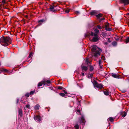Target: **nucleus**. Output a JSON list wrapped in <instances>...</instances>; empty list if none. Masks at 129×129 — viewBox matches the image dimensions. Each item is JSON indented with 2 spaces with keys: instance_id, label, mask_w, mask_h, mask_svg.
<instances>
[{
  "instance_id": "11",
  "label": "nucleus",
  "mask_w": 129,
  "mask_h": 129,
  "mask_svg": "<svg viewBox=\"0 0 129 129\" xmlns=\"http://www.w3.org/2000/svg\"><path fill=\"white\" fill-rule=\"evenodd\" d=\"M112 76L113 77L116 78H118L119 77V75L116 74H113L112 75Z\"/></svg>"
},
{
  "instance_id": "18",
  "label": "nucleus",
  "mask_w": 129,
  "mask_h": 129,
  "mask_svg": "<svg viewBox=\"0 0 129 129\" xmlns=\"http://www.w3.org/2000/svg\"><path fill=\"white\" fill-rule=\"evenodd\" d=\"M96 16L97 18H99L102 16V14H99L97 15Z\"/></svg>"
},
{
  "instance_id": "9",
  "label": "nucleus",
  "mask_w": 129,
  "mask_h": 129,
  "mask_svg": "<svg viewBox=\"0 0 129 129\" xmlns=\"http://www.w3.org/2000/svg\"><path fill=\"white\" fill-rule=\"evenodd\" d=\"M81 68L82 70H84L85 71H86L88 69L87 67L84 66L83 65L81 66Z\"/></svg>"
},
{
  "instance_id": "26",
  "label": "nucleus",
  "mask_w": 129,
  "mask_h": 129,
  "mask_svg": "<svg viewBox=\"0 0 129 129\" xmlns=\"http://www.w3.org/2000/svg\"><path fill=\"white\" fill-rule=\"evenodd\" d=\"M59 94L62 97H64L65 95V94L63 93H59Z\"/></svg>"
},
{
  "instance_id": "49",
  "label": "nucleus",
  "mask_w": 129,
  "mask_h": 129,
  "mask_svg": "<svg viewBox=\"0 0 129 129\" xmlns=\"http://www.w3.org/2000/svg\"><path fill=\"white\" fill-rule=\"evenodd\" d=\"M92 74H90V76H92Z\"/></svg>"
},
{
  "instance_id": "42",
  "label": "nucleus",
  "mask_w": 129,
  "mask_h": 129,
  "mask_svg": "<svg viewBox=\"0 0 129 129\" xmlns=\"http://www.w3.org/2000/svg\"><path fill=\"white\" fill-rule=\"evenodd\" d=\"M77 112L78 113H80V111L79 110H78L77 111Z\"/></svg>"
},
{
  "instance_id": "39",
  "label": "nucleus",
  "mask_w": 129,
  "mask_h": 129,
  "mask_svg": "<svg viewBox=\"0 0 129 129\" xmlns=\"http://www.w3.org/2000/svg\"><path fill=\"white\" fill-rule=\"evenodd\" d=\"M109 24H106L105 27H109Z\"/></svg>"
},
{
  "instance_id": "20",
  "label": "nucleus",
  "mask_w": 129,
  "mask_h": 129,
  "mask_svg": "<svg viewBox=\"0 0 129 129\" xmlns=\"http://www.w3.org/2000/svg\"><path fill=\"white\" fill-rule=\"evenodd\" d=\"M129 42V37L127 38L125 40V42L126 43H127Z\"/></svg>"
},
{
  "instance_id": "14",
  "label": "nucleus",
  "mask_w": 129,
  "mask_h": 129,
  "mask_svg": "<svg viewBox=\"0 0 129 129\" xmlns=\"http://www.w3.org/2000/svg\"><path fill=\"white\" fill-rule=\"evenodd\" d=\"M54 6H51L50 7V9L51 10V11H52L53 12H54L55 11V10H53V9L54 8Z\"/></svg>"
},
{
  "instance_id": "37",
  "label": "nucleus",
  "mask_w": 129,
  "mask_h": 129,
  "mask_svg": "<svg viewBox=\"0 0 129 129\" xmlns=\"http://www.w3.org/2000/svg\"><path fill=\"white\" fill-rule=\"evenodd\" d=\"M63 91L65 94H67V92L65 90H63Z\"/></svg>"
},
{
  "instance_id": "10",
  "label": "nucleus",
  "mask_w": 129,
  "mask_h": 129,
  "mask_svg": "<svg viewBox=\"0 0 129 129\" xmlns=\"http://www.w3.org/2000/svg\"><path fill=\"white\" fill-rule=\"evenodd\" d=\"M97 13V12L95 11H93L90 12V14L91 15H95Z\"/></svg>"
},
{
  "instance_id": "48",
  "label": "nucleus",
  "mask_w": 129,
  "mask_h": 129,
  "mask_svg": "<svg viewBox=\"0 0 129 129\" xmlns=\"http://www.w3.org/2000/svg\"><path fill=\"white\" fill-rule=\"evenodd\" d=\"M128 15H129V13L127 14Z\"/></svg>"
},
{
  "instance_id": "32",
  "label": "nucleus",
  "mask_w": 129,
  "mask_h": 129,
  "mask_svg": "<svg viewBox=\"0 0 129 129\" xmlns=\"http://www.w3.org/2000/svg\"><path fill=\"white\" fill-rule=\"evenodd\" d=\"M29 95H30V93H27L25 95V96L28 97L29 96Z\"/></svg>"
},
{
  "instance_id": "6",
  "label": "nucleus",
  "mask_w": 129,
  "mask_h": 129,
  "mask_svg": "<svg viewBox=\"0 0 129 129\" xmlns=\"http://www.w3.org/2000/svg\"><path fill=\"white\" fill-rule=\"evenodd\" d=\"M34 119L36 121H40L41 120V117L39 115L35 116Z\"/></svg>"
},
{
  "instance_id": "23",
  "label": "nucleus",
  "mask_w": 129,
  "mask_h": 129,
  "mask_svg": "<svg viewBox=\"0 0 129 129\" xmlns=\"http://www.w3.org/2000/svg\"><path fill=\"white\" fill-rule=\"evenodd\" d=\"M101 61L100 60L99 61V66H100V68L101 69L102 68V65H101Z\"/></svg>"
},
{
  "instance_id": "46",
  "label": "nucleus",
  "mask_w": 129,
  "mask_h": 129,
  "mask_svg": "<svg viewBox=\"0 0 129 129\" xmlns=\"http://www.w3.org/2000/svg\"><path fill=\"white\" fill-rule=\"evenodd\" d=\"M69 10L66 11V12L67 13H69Z\"/></svg>"
},
{
  "instance_id": "30",
  "label": "nucleus",
  "mask_w": 129,
  "mask_h": 129,
  "mask_svg": "<svg viewBox=\"0 0 129 129\" xmlns=\"http://www.w3.org/2000/svg\"><path fill=\"white\" fill-rule=\"evenodd\" d=\"M33 55V53L32 52H31L30 54H29V56H28V57L29 58H30Z\"/></svg>"
},
{
  "instance_id": "33",
  "label": "nucleus",
  "mask_w": 129,
  "mask_h": 129,
  "mask_svg": "<svg viewBox=\"0 0 129 129\" xmlns=\"http://www.w3.org/2000/svg\"><path fill=\"white\" fill-rule=\"evenodd\" d=\"M44 19H41L38 21V22H43L44 21Z\"/></svg>"
},
{
  "instance_id": "34",
  "label": "nucleus",
  "mask_w": 129,
  "mask_h": 129,
  "mask_svg": "<svg viewBox=\"0 0 129 129\" xmlns=\"http://www.w3.org/2000/svg\"><path fill=\"white\" fill-rule=\"evenodd\" d=\"M63 88V87H62L60 86H59L58 87V89H62Z\"/></svg>"
},
{
  "instance_id": "8",
  "label": "nucleus",
  "mask_w": 129,
  "mask_h": 129,
  "mask_svg": "<svg viewBox=\"0 0 129 129\" xmlns=\"http://www.w3.org/2000/svg\"><path fill=\"white\" fill-rule=\"evenodd\" d=\"M95 32L93 33V34L95 35H98V34L99 33V30H98L97 28H95L94 29Z\"/></svg>"
},
{
  "instance_id": "44",
  "label": "nucleus",
  "mask_w": 129,
  "mask_h": 129,
  "mask_svg": "<svg viewBox=\"0 0 129 129\" xmlns=\"http://www.w3.org/2000/svg\"><path fill=\"white\" fill-rule=\"evenodd\" d=\"M5 0H4V1H2V2H3V3L5 4Z\"/></svg>"
},
{
  "instance_id": "38",
  "label": "nucleus",
  "mask_w": 129,
  "mask_h": 129,
  "mask_svg": "<svg viewBox=\"0 0 129 129\" xmlns=\"http://www.w3.org/2000/svg\"><path fill=\"white\" fill-rule=\"evenodd\" d=\"M126 115V113H125L123 115H122V117H125Z\"/></svg>"
},
{
  "instance_id": "47",
  "label": "nucleus",
  "mask_w": 129,
  "mask_h": 129,
  "mask_svg": "<svg viewBox=\"0 0 129 129\" xmlns=\"http://www.w3.org/2000/svg\"><path fill=\"white\" fill-rule=\"evenodd\" d=\"M104 19H105V18H103L102 19V20H104Z\"/></svg>"
},
{
  "instance_id": "4",
  "label": "nucleus",
  "mask_w": 129,
  "mask_h": 129,
  "mask_svg": "<svg viewBox=\"0 0 129 129\" xmlns=\"http://www.w3.org/2000/svg\"><path fill=\"white\" fill-rule=\"evenodd\" d=\"M89 35L91 36L93 35L94 37L92 39V41L94 42H96L99 39L98 35H95L93 34V33L91 32L89 34Z\"/></svg>"
},
{
  "instance_id": "41",
  "label": "nucleus",
  "mask_w": 129,
  "mask_h": 129,
  "mask_svg": "<svg viewBox=\"0 0 129 129\" xmlns=\"http://www.w3.org/2000/svg\"><path fill=\"white\" fill-rule=\"evenodd\" d=\"M81 75L82 76H84V74L83 73H81Z\"/></svg>"
},
{
  "instance_id": "51",
  "label": "nucleus",
  "mask_w": 129,
  "mask_h": 129,
  "mask_svg": "<svg viewBox=\"0 0 129 129\" xmlns=\"http://www.w3.org/2000/svg\"><path fill=\"white\" fill-rule=\"evenodd\" d=\"M1 63L0 62V65H1Z\"/></svg>"
},
{
  "instance_id": "28",
  "label": "nucleus",
  "mask_w": 129,
  "mask_h": 129,
  "mask_svg": "<svg viewBox=\"0 0 129 129\" xmlns=\"http://www.w3.org/2000/svg\"><path fill=\"white\" fill-rule=\"evenodd\" d=\"M35 91H31L30 92V95H31L35 93Z\"/></svg>"
},
{
  "instance_id": "1",
  "label": "nucleus",
  "mask_w": 129,
  "mask_h": 129,
  "mask_svg": "<svg viewBox=\"0 0 129 129\" xmlns=\"http://www.w3.org/2000/svg\"><path fill=\"white\" fill-rule=\"evenodd\" d=\"M11 43V40L8 36L3 37L0 39V43L2 45L6 46Z\"/></svg>"
},
{
  "instance_id": "24",
  "label": "nucleus",
  "mask_w": 129,
  "mask_h": 129,
  "mask_svg": "<svg viewBox=\"0 0 129 129\" xmlns=\"http://www.w3.org/2000/svg\"><path fill=\"white\" fill-rule=\"evenodd\" d=\"M93 67L91 66H90V69H89V70H90V71H93Z\"/></svg>"
},
{
  "instance_id": "16",
  "label": "nucleus",
  "mask_w": 129,
  "mask_h": 129,
  "mask_svg": "<svg viewBox=\"0 0 129 129\" xmlns=\"http://www.w3.org/2000/svg\"><path fill=\"white\" fill-rule=\"evenodd\" d=\"M105 29L106 30L108 31H110L112 30L111 28L109 27L107 28V27H105Z\"/></svg>"
},
{
  "instance_id": "40",
  "label": "nucleus",
  "mask_w": 129,
  "mask_h": 129,
  "mask_svg": "<svg viewBox=\"0 0 129 129\" xmlns=\"http://www.w3.org/2000/svg\"><path fill=\"white\" fill-rule=\"evenodd\" d=\"M2 70L3 71L5 72H7L8 71V70L6 69H3Z\"/></svg>"
},
{
  "instance_id": "45",
  "label": "nucleus",
  "mask_w": 129,
  "mask_h": 129,
  "mask_svg": "<svg viewBox=\"0 0 129 129\" xmlns=\"http://www.w3.org/2000/svg\"><path fill=\"white\" fill-rule=\"evenodd\" d=\"M19 99H17V103H18V102H19Z\"/></svg>"
},
{
  "instance_id": "50",
  "label": "nucleus",
  "mask_w": 129,
  "mask_h": 129,
  "mask_svg": "<svg viewBox=\"0 0 129 129\" xmlns=\"http://www.w3.org/2000/svg\"><path fill=\"white\" fill-rule=\"evenodd\" d=\"M87 36L89 37V36H90V35H88Z\"/></svg>"
},
{
  "instance_id": "31",
  "label": "nucleus",
  "mask_w": 129,
  "mask_h": 129,
  "mask_svg": "<svg viewBox=\"0 0 129 129\" xmlns=\"http://www.w3.org/2000/svg\"><path fill=\"white\" fill-rule=\"evenodd\" d=\"M109 43L108 42H104L103 43L105 45H107Z\"/></svg>"
},
{
  "instance_id": "52",
  "label": "nucleus",
  "mask_w": 129,
  "mask_h": 129,
  "mask_svg": "<svg viewBox=\"0 0 129 129\" xmlns=\"http://www.w3.org/2000/svg\"><path fill=\"white\" fill-rule=\"evenodd\" d=\"M1 73V72H0V73Z\"/></svg>"
},
{
  "instance_id": "27",
  "label": "nucleus",
  "mask_w": 129,
  "mask_h": 129,
  "mask_svg": "<svg viewBox=\"0 0 129 129\" xmlns=\"http://www.w3.org/2000/svg\"><path fill=\"white\" fill-rule=\"evenodd\" d=\"M85 62L87 64H89V61L88 60V58H86L85 60Z\"/></svg>"
},
{
  "instance_id": "21",
  "label": "nucleus",
  "mask_w": 129,
  "mask_h": 129,
  "mask_svg": "<svg viewBox=\"0 0 129 129\" xmlns=\"http://www.w3.org/2000/svg\"><path fill=\"white\" fill-rule=\"evenodd\" d=\"M74 127L76 129H78L79 128L78 124H76L75 126H74Z\"/></svg>"
},
{
  "instance_id": "22",
  "label": "nucleus",
  "mask_w": 129,
  "mask_h": 129,
  "mask_svg": "<svg viewBox=\"0 0 129 129\" xmlns=\"http://www.w3.org/2000/svg\"><path fill=\"white\" fill-rule=\"evenodd\" d=\"M108 120H109L110 121L112 122L114 120V119L112 117H110L108 119Z\"/></svg>"
},
{
  "instance_id": "2",
  "label": "nucleus",
  "mask_w": 129,
  "mask_h": 129,
  "mask_svg": "<svg viewBox=\"0 0 129 129\" xmlns=\"http://www.w3.org/2000/svg\"><path fill=\"white\" fill-rule=\"evenodd\" d=\"M91 50L93 55L95 57L100 55V52L102 51L101 49L94 45L92 46Z\"/></svg>"
},
{
  "instance_id": "43",
  "label": "nucleus",
  "mask_w": 129,
  "mask_h": 129,
  "mask_svg": "<svg viewBox=\"0 0 129 129\" xmlns=\"http://www.w3.org/2000/svg\"><path fill=\"white\" fill-rule=\"evenodd\" d=\"M102 59H103V60H105V57L103 56H102Z\"/></svg>"
},
{
  "instance_id": "17",
  "label": "nucleus",
  "mask_w": 129,
  "mask_h": 129,
  "mask_svg": "<svg viewBox=\"0 0 129 129\" xmlns=\"http://www.w3.org/2000/svg\"><path fill=\"white\" fill-rule=\"evenodd\" d=\"M80 118H81V121L82 122H83L84 121V117L82 116H81V117Z\"/></svg>"
},
{
  "instance_id": "19",
  "label": "nucleus",
  "mask_w": 129,
  "mask_h": 129,
  "mask_svg": "<svg viewBox=\"0 0 129 129\" xmlns=\"http://www.w3.org/2000/svg\"><path fill=\"white\" fill-rule=\"evenodd\" d=\"M117 42H113L112 43V44L114 46H115L117 45Z\"/></svg>"
},
{
  "instance_id": "5",
  "label": "nucleus",
  "mask_w": 129,
  "mask_h": 129,
  "mask_svg": "<svg viewBox=\"0 0 129 129\" xmlns=\"http://www.w3.org/2000/svg\"><path fill=\"white\" fill-rule=\"evenodd\" d=\"M92 83L95 87H96L98 88L101 89L103 87V85L101 84H98L95 81H94Z\"/></svg>"
},
{
  "instance_id": "13",
  "label": "nucleus",
  "mask_w": 129,
  "mask_h": 129,
  "mask_svg": "<svg viewBox=\"0 0 129 129\" xmlns=\"http://www.w3.org/2000/svg\"><path fill=\"white\" fill-rule=\"evenodd\" d=\"M18 112L19 115H20V116H22V111L21 109H19Z\"/></svg>"
},
{
  "instance_id": "36",
  "label": "nucleus",
  "mask_w": 129,
  "mask_h": 129,
  "mask_svg": "<svg viewBox=\"0 0 129 129\" xmlns=\"http://www.w3.org/2000/svg\"><path fill=\"white\" fill-rule=\"evenodd\" d=\"M75 13L76 14H77V15H78L79 14H80L79 12V11H75Z\"/></svg>"
},
{
  "instance_id": "25",
  "label": "nucleus",
  "mask_w": 129,
  "mask_h": 129,
  "mask_svg": "<svg viewBox=\"0 0 129 129\" xmlns=\"http://www.w3.org/2000/svg\"><path fill=\"white\" fill-rule=\"evenodd\" d=\"M97 28L100 29H101L102 28V27L100 25H98L97 26Z\"/></svg>"
},
{
  "instance_id": "35",
  "label": "nucleus",
  "mask_w": 129,
  "mask_h": 129,
  "mask_svg": "<svg viewBox=\"0 0 129 129\" xmlns=\"http://www.w3.org/2000/svg\"><path fill=\"white\" fill-rule=\"evenodd\" d=\"M111 42V41H110V38H108V42L109 43H110Z\"/></svg>"
},
{
  "instance_id": "3",
  "label": "nucleus",
  "mask_w": 129,
  "mask_h": 129,
  "mask_svg": "<svg viewBox=\"0 0 129 129\" xmlns=\"http://www.w3.org/2000/svg\"><path fill=\"white\" fill-rule=\"evenodd\" d=\"M50 81L49 80H43L38 84V86H42L43 84H47L48 85L49 84H50Z\"/></svg>"
},
{
  "instance_id": "15",
  "label": "nucleus",
  "mask_w": 129,
  "mask_h": 129,
  "mask_svg": "<svg viewBox=\"0 0 129 129\" xmlns=\"http://www.w3.org/2000/svg\"><path fill=\"white\" fill-rule=\"evenodd\" d=\"M104 94L106 95H109V92L108 91H105L104 92Z\"/></svg>"
},
{
  "instance_id": "12",
  "label": "nucleus",
  "mask_w": 129,
  "mask_h": 129,
  "mask_svg": "<svg viewBox=\"0 0 129 129\" xmlns=\"http://www.w3.org/2000/svg\"><path fill=\"white\" fill-rule=\"evenodd\" d=\"M40 106L38 104H37L36 105L34 108L36 110H38L40 108Z\"/></svg>"
},
{
  "instance_id": "7",
  "label": "nucleus",
  "mask_w": 129,
  "mask_h": 129,
  "mask_svg": "<svg viewBox=\"0 0 129 129\" xmlns=\"http://www.w3.org/2000/svg\"><path fill=\"white\" fill-rule=\"evenodd\" d=\"M121 2L125 4H129V0H120Z\"/></svg>"
},
{
  "instance_id": "29",
  "label": "nucleus",
  "mask_w": 129,
  "mask_h": 129,
  "mask_svg": "<svg viewBox=\"0 0 129 129\" xmlns=\"http://www.w3.org/2000/svg\"><path fill=\"white\" fill-rule=\"evenodd\" d=\"M30 108V105H27L26 106L25 108Z\"/></svg>"
}]
</instances>
